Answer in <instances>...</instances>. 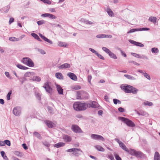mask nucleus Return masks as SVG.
Segmentation results:
<instances>
[{"label": "nucleus", "instance_id": "f257e3e1", "mask_svg": "<svg viewBox=\"0 0 160 160\" xmlns=\"http://www.w3.org/2000/svg\"><path fill=\"white\" fill-rule=\"evenodd\" d=\"M115 140L118 143L119 147L131 155L135 156L137 158H141L143 157V154L141 151H136L130 148L128 149L125 145L118 139L115 138Z\"/></svg>", "mask_w": 160, "mask_h": 160}, {"label": "nucleus", "instance_id": "f03ea898", "mask_svg": "<svg viewBox=\"0 0 160 160\" xmlns=\"http://www.w3.org/2000/svg\"><path fill=\"white\" fill-rule=\"evenodd\" d=\"M87 102H75L73 104V108L76 111H79L85 110L87 108Z\"/></svg>", "mask_w": 160, "mask_h": 160}, {"label": "nucleus", "instance_id": "7ed1b4c3", "mask_svg": "<svg viewBox=\"0 0 160 160\" xmlns=\"http://www.w3.org/2000/svg\"><path fill=\"white\" fill-rule=\"evenodd\" d=\"M120 87L121 89L124 91L126 93L136 94L137 93L138 90L128 84H122Z\"/></svg>", "mask_w": 160, "mask_h": 160}, {"label": "nucleus", "instance_id": "20e7f679", "mask_svg": "<svg viewBox=\"0 0 160 160\" xmlns=\"http://www.w3.org/2000/svg\"><path fill=\"white\" fill-rule=\"evenodd\" d=\"M89 95L85 91H78L77 94V99L80 100H84L88 99Z\"/></svg>", "mask_w": 160, "mask_h": 160}, {"label": "nucleus", "instance_id": "39448f33", "mask_svg": "<svg viewBox=\"0 0 160 160\" xmlns=\"http://www.w3.org/2000/svg\"><path fill=\"white\" fill-rule=\"evenodd\" d=\"M119 118H120V119L126 124L127 126L132 127H135V125L134 123L128 119L123 117H119Z\"/></svg>", "mask_w": 160, "mask_h": 160}, {"label": "nucleus", "instance_id": "423d86ee", "mask_svg": "<svg viewBox=\"0 0 160 160\" xmlns=\"http://www.w3.org/2000/svg\"><path fill=\"white\" fill-rule=\"evenodd\" d=\"M71 129L72 130L76 133H82L83 132L81 128L76 124H72Z\"/></svg>", "mask_w": 160, "mask_h": 160}, {"label": "nucleus", "instance_id": "0eeeda50", "mask_svg": "<svg viewBox=\"0 0 160 160\" xmlns=\"http://www.w3.org/2000/svg\"><path fill=\"white\" fill-rule=\"evenodd\" d=\"M49 82H46L44 83L42 87L45 88L46 92L52 94V89L49 85Z\"/></svg>", "mask_w": 160, "mask_h": 160}, {"label": "nucleus", "instance_id": "6e6552de", "mask_svg": "<svg viewBox=\"0 0 160 160\" xmlns=\"http://www.w3.org/2000/svg\"><path fill=\"white\" fill-rule=\"evenodd\" d=\"M91 137L92 138L97 140H101L102 141H104L105 140V139L103 137L98 134H92L91 135Z\"/></svg>", "mask_w": 160, "mask_h": 160}, {"label": "nucleus", "instance_id": "1a4fd4ad", "mask_svg": "<svg viewBox=\"0 0 160 160\" xmlns=\"http://www.w3.org/2000/svg\"><path fill=\"white\" fill-rule=\"evenodd\" d=\"M21 108L19 107H16L14 108L13 113L16 116H19L21 113Z\"/></svg>", "mask_w": 160, "mask_h": 160}, {"label": "nucleus", "instance_id": "9d476101", "mask_svg": "<svg viewBox=\"0 0 160 160\" xmlns=\"http://www.w3.org/2000/svg\"><path fill=\"white\" fill-rule=\"evenodd\" d=\"M87 103V108L92 107L93 108H96L98 107L99 104L96 102L93 101L91 103Z\"/></svg>", "mask_w": 160, "mask_h": 160}, {"label": "nucleus", "instance_id": "9b49d317", "mask_svg": "<svg viewBox=\"0 0 160 160\" xmlns=\"http://www.w3.org/2000/svg\"><path fill=\"white\" fill-rule=\"evenodd\" d=\"M128 41L130 43L136 46H139L141 47L144 46V45L143 44L141 43L140 42L135 41L129 39Z\"/></svg>", "mask_w": 160, "mask_h": 160}, {"label": "nucleus", "instance_id": "f8f14e48", "mask_svg": "<svg viewBox=\"0 0 160 160\" xmlns=\"http://www.w3.org/2000/svg\"><path fill=\"white\" fill-rule=\"evenodd\" d=\"M44 122L45 123L49 128H52L54 127V124L52 122L46 120Z\"/></svg>", "mask_w": 160, "mask_h": 160}, {"label": "nucleus", "instance_id": "ddd939ff", "mask_svg": "<svg viewBox=\"0 0 160 160\" xmlns=\"http://www.w3.org/2000/svg\"><path fill=\"white\" fill-rule=\"evenodd\" d=\"M62 138L66 142H70L72 139L71 137L67 135H64L62 136Z\"/></svg>", "mask_w": 160, "mask_h": 160}, {"label": "nucleus", "instance_id": "4468645a", "mask_svg": "<svg viewBox=\"0 0 160 160\" xmlns=\"http://www.w3.org/2000/svg\"><path fill=\"white\" fill-rule=\"evenodd\" d=\"M71 66L70 64L68 63H65L59 66L58 68L59 69H63L66 68H70Z\"/></svg>", "mask_w": 160, "mask_h": 160}, {"label": "nucleus", "instance_id": "2eb2a0df", "mask_svg": "<svg viewBox=\"0 0 160 160\" xmlns=\"http://www.w3.org/2000/svg\"><path fill=\"white\" fill-rule=\"evenodd\" d=\"M67 76H69L72 80L74 81H76L77 80V77L73 73L69 72L67 74Z\"/></svg>", "mask_w": 160, "mask_h": 160}, {"label": "nucleus", "instance_id": "dca6fc26", "mask_svg": "<svg viewBox=\"0 0 160 160\" xmlns=\"http://www.w3.org/2000/svg\"><path fill=\"white\" fill-rule=\"evenodd\" d=\"M57 90L59 94H63V89L59 85L56 84Z\"/></svg>", "mask_w": 160, "mask_h": 160}, {"label": "nucleus", "instance_id": "f3484780", "mask_svg": "<svg viewBox=\"0 0 160 160\" xmlns=\"http://www.w3.org/2000/svg\"><path fill=\"white\" fill-rule=\"evenodd\" d=\"M138 71L140 73L143 74L144 77L147 78L149 80L150 79V76L148 74L146 73L145 71H143L142 70H138Z\"/></svg>", "mask_w": 160, "mask_h": 160}, {"label": "nucleus", "instance_id": "a211bd4d", "mask_svg": "<svg viewBox=\"0 0 160 160\" xmlns=\"http://www.w3.org/2000/svg\"><path fill=\"white\" fill-rule=\"evenodd\" d=\"M26 65L30 67H33L34 66V64L33 62L30 58L28 60Z\"/></svg>", "mask_w": 160, "mask_h": 160}, {"label": "nucleus", "instance_id": "6ab92c4d", "mask_svg": "<svg viewBox=\"0 0 160 160\" xmlns=\"http://www.w3.org/2000/svg\"><path fill=\"white\" fill-rule=\"evenodd\" d=\"M80 21L86 24H93V22H92L87 20L83 18H82L80 20Z\"/></svg>", "mask_w": 160, "mask_h": 160}, {"label": "nucleus", "instance_id": "aec40b11", "mask_svg": "<svg viewBox=\"0 0 160 160\" xmlns=\"http://www.w3.org/2000/svg\"><path fill=\"white\" fill-rule=\"evenodd\" d=\"M55 77L58 79L60 80L63 79V76L61 72H57L55 74Z\"/></svg>", "mask_w": 160, "mask_h": 160}, {"label": "nucleus", "instance_id": "412c9836", "mask_svg": "<svg viewBox=\"0 0 160 160\" xmlns=\"http://www.w3.org/2000/svg\"><path fill=\"white\" fill-rule=\"evenodd\" d=\"M108 15L110 17H113L114 16V14L111 9L109 8H108L106 10Z\"/></svg>", "mask_w": 160, "mask_h": 160}, {"label": "nucleus", "instance_id": "4be33fe9", "mask_svg": "<svg viewBox=\"0 0 160 160\" xmlns=\"http://www.w3.org/2000/svg\"><path fill=\"white\" fill-rule=\"evenodd\" d=\"M65 145V143L63 142H60L57 144H55L54 145V146L57 148H59L62 146H64Z\"/></svg>", "mask_w": 160, "mask_h": 160}, {"label": "nucleus", "instance_id": "5701e85b", "mask_svg": "<svg viewBox=\"0 0 160 160\" xmlns=\"http://www.w3.org/2000/svg\"><path fill=\"white\" fill-rule=\"evenodd\" d=\"M31 35L32 37L34 38L35 39H37L38 41H40V42L42 41V40L39 38V37L38 35H37L36 34L34 33H32L31 34Z\"/></svg>", "mask_w": 160, "mask_h": 160}, {"label": "nucleus", "instance_id": "b1692460", "mask_svg": "<svg viewBox=\"0 0 160 160\" xmlns=\"http://www.w3.org/2000/svg\"><path fill=\"white\" fill-rule=\"evenodd\" d=\"M137 113L139 115L144 116H147L148 115L147 112L142 110H140L139 112H137Z\"/></svg>", "mask_w": 160, "mask_h": 160}, {"label": "nucleus", "instance_id": "393cba45", "mask_svg": "<svg viewBox=\"0 0 160 160\" xmlns=\"http://www.w3.org/2000/svg\"><path fill=\"white\" fill-rule=\"evenodd\" d=\"M154 160H160V155L158 152H156L154 156Z\"/></svg>", "mask_w": 160, "mask_h": 160}, {"label": "nucleus", "instance_id": "a878e982", "mask_svg": "<svg viewBox=\"0 0 160 160\" xmlns=\"http://www.w3.org/2000/svg\"><path fill=\"white\" fill-rule=\"evenodd\" d=\"M31 80L34 81L39 82L41 81V79L40 78L39 76H34L32 78Z\"/></svg>", "mask_w": 160, "mask_h": 160}, {"label": "nucleus", "instance_id": "bb28decb", "mask_svg": "<svg viewBox=\"0 0 160 160\" xmlns=\"http://www.w3.org/2000/svg\"><path fill=\"white\" fill-rule=\"evenodd\" d=\"M16 66L18 68L21 69L26 70L29 68L28 67L23 66L21 64H17Z\"/></svg>", "mask_w": 160, "mask_h": 160}, {"label": "nucleus", "instance_id": "cd10ccee", "mask_svg": "<svg viewBox=\"0 0 160 160\" xmlns=\"http://www.w3.org/2000/svg\"><path fill=\"white\" fill-rule=\"evenodd\" d=\"M124 76L127 79L131 80H135L136 79V78L133 77L132 76L128 75V74H125L124 75Z\"/></svg>", "mask_w": 160, "mask_h": 160}, {"label": "nucleus", "instance_id": "c85d7f7f", "mask_svg": "<svg viewBox=\"0 0 160 160\" xmlns=\"http://www.w3.org/2000/svg\"><path fill=\"white\" fill-rule=\"evenodd\" d=\"M2 156L5 160H8L7 157L6 156L5 152L3 151H2L0 152Z\"/></svg>", "mask_w": 160, "mask_h": 160}, {"label": "nucleus", "instance_id": "c756f323", "mask_svg": "<svg viewBox=\"0 0 160 160\" xmlns=\"http://www.w3.org/2000/svg\"><path fill=\"white\" fill-rule=\"evenodd\" d=\"M95 148L101 152H104V149L101 146L99 145H96L95 147Z\"/></svg>", "mask_w": 160, "mask_h": 160}, {"label": "nucleus", "instance_id": "7c9ffc66", "mask_svg": "<svg viewBox=\"0 0 160 160\" xmlns=\"http://www.w3.org/2000/svg\"><path fill=\"white\" fill-rule=\"evenodd\" d=\"M10 8V5H8L7 6H6L3 8L2 9L4 11V12L5 13H7L8 11Z\"/></svg>", "mask_w": 160, "mask_h": 160}, {"label": "nucleus", "instance_id": "2f4dec72", "mask_svg": "<svg viewBox=\"0 0 160 160\" xmlns=\"http://www.w3.org/2000/svg\"><path fill=\"white\" fill-rule=\"evenodd\" d=\"M58 45L60 47H66L67 46V44L65 42L59 41L58 42Z\"/></svg>", "mask_w": 160, "mask_h": 160}, {"label": "nucleus", "instance_id": "473e14b6", "mask_svg": "<svg viewBox=\"0 0 160 160\" xmlns=\"http://www.w3.org/2000/svg\"><path fill=\"white\" fill-rule=\"evenodd\" d=\"M9 40L11 41H18L19 40V38H17L14 37H10L9 38Z\"/></svg>", "mask_w": 160, "mask_h": 160}, {"label": "nucleus", "instance_id": "72a5a7b5", "mask_svg": "<svg viewBox=\"0 0 160 160\" xmlns=\"http://www.w3.org/2000/svg\"><path fill=\"white\" fill-rule=\"evenodd\" d=\"M157 18L155 17H151V22H152L154 25H156L157 22Z\"/></svg>", "mask_w": 160, "mask_h": 160}, {"label": "nucleus", "instance_id": "f704fd0d", "mask_svg": "<svg viewBox=\"0 0 160 160\" xmlns=\"http://www.w3.org/2000/svg\"><path fill=\"white\" fill-rule=\"evenodd\" d=\"M78 151H80L81 152H82V151L81 150V151H79L76 149H75V150L73 151L72 154L76 156H78L80 154V153L78 152Z\"/></svg>", "mask_w": 160, "mask_h": 160}, {"label": "nucleus", "instance_id": "c9c22d12", "mask_svg": "<svg viewBox=\"0 0 160 160\" xmlns=\"http://www.w3.org/2000/svg\"><path fill=\"white\" fill-rule=\"evenodd\" d=\"M102 50L104 51L106 53H108V55L111 52L109 49L105 47H102Z\"/></svg>", "mask_w": 160, "mask_h": 160}, {"label": "nucleus", "instance_id": "e433bc0d", "mask_svg": "<svg viewBox=\"0 0 160 160\" xmlns=\"http://www.w3.org/2000/svg\"><path fill=\"white\" fill-rule=\"evenodd\" d=\"M6 144L7 145L10 146L11 145V142L8 140H6L3 141V145L4 146Z\"/></svg>", "mask_w": 160, "mask_h": 160}, {"label": "nucleus", "instance_id": "4c0bfd02", "mask_svg": "<svg viewBox=\"0 0 160 160\" xmlns=\"http://www.w3.org/2000/svg\"><path fill=\"white\" fill-rule=\"evenodd\" d=\"M29 58L28 57H25V58H23L22 60V62L24 63V64L26 65L27 62L28 61V60L29 59Z\"/></svg>", "mask_w": 160, "mask_h": 160}, {"label": "nucleus", "instance_id": "58836bf2", "mask_svg": "<svg viewBox=\"0 0 160 160\" xmlns=\"http://www.w3.org/2000/svg\"><path fill=\"white\" fill-rule=\"evenodd\" d=\"M108 55L111 58H112L116 59L117 58V57L116 55L114 53L112 52H111Z\"/></svg>", "mask_w": 160, "mask_h": 160}, {"label": "nucleus", "instance_id": "ea45409f", "mask_svg": "<svg viewBox=\"0 0 160 160\" xmlns=\"http://www.w3.org/2000/svg\"><path fill=\"white\" fill-rule=\"evenodd\" d=\"M33 73L30 72H27L25 73L24 76L25 77H29L33 75Z\"/></svg>", "mask_w": 160, "mask_h": 160}, {"label": "nucleus", "instance_id": "a19ab883", "mask_svg": "<svg viewBox=\"0 0 160 160\" xmlns=\"http://www.w3.org/2000/svg\"><path fill=\"white\" fill-rule=\"evenodd\" d=\"M18 79L21 82L22 84L24 81L26 80V79L24 77L18 78Z\"/></svg>", "mask_w": 160, "mask_h": 160}, {"label": "nucleus", "instance_id": "79ce46f5", "mask_svg": "<svg viewBox=\"0 0 160 160\" xmlns=\"http://www.w3.org/2000/svg\"><path fill=\"white\" fill-rule=\"evenodd\" d=\"M75 149H76L77 150H78L79 151H81V149L80 148H72L71 149H68L67 150V152H73V151L75 150Z\"/></svg>", "mask_w": 160, "mask_h": 160}, {"label": "nucleus", "instance_id": "37998d69", "mask_svg": "<svg viewBox=\"0 0 160 160\" xmlns=\"http://www.w3.org/2000/svg\"><path fill=\"white\" fill-rule=\"evenodd\" d=\"M152 52L155 53H158V48H152Z\"/></svg>", "mask_w": 160, "mask_h": 160}, {"label": "nucleus", "instance_id": "c03bdc74", "mask_svg": "<svg viewBox=\"0 0 160 160\" xmlns=\"http://www.w3.org/2000/svg\"><path fill=\"white\" fill-rule=\"evenodd\" d=\"M115 158L116 160H122L121 158L119 157V155L117 154L114 153Z\"/></svg>", "mask_w": 160, "mask_h": 160}, {"label": "nucleus", "instance_id": "a18cd8bd", "mask_svg": "<svg viewBox=\"0 0 160 160\" xmlns=\"http://www.w3.org/2000/svg\"><path fill=\"white\" fill-rule=\"evenodd\" d=\"M33 134L37 138L41 139V135L37 132H34Z\"/></svg>", "mask_w": 160, "mask_h": 160}, {"label": "nucleus", "instance_id": "49530a36", "mask_svg": "<svg viewBox=\"0 0 160 160\" xmlns=\"http://www.w3.org/2000/svg\"><path fill=\"white\" fill-rule=\"evenodd\" d=\"M12 91L11 90L8 93L7 95V100H9L10 99V96L12 94Z\"/></svg>", "mask_w": 160, "mask_h": 160}, {"label": "nucleus", "instance_id": "de8ad7c7", "mask_svg": "<svg viewBox=\"0 0 160 160\" xmlns=\"http://www.w3.org/2000/svg\"><path fill=\"white\" fill-rule=\"evenodd\" d=\"M131 54L135 57L140 58H142V56L138 54H137L134 53H131Z\"/></svg>", "mask_w": 160, "mask_h": 160}, {"label": "nucleus", "instance_id": "09e8293b", "mask_svg": "<svg viewBox=\"0 0 160 160\" xmlns=\"http://www.w3.org/2000/svg\"><path fill=\"white\" fill-rule=\"evenodd\" d=\"M43 144L45 146L49 147L50 146V144L49 142L47 141H44L42 142Z\"/></svg>", "mask_w": 160, "mask_h": 160}, {"label": "nucleus", "instance_id": "8fccbe9b", "mask_svg": "<svg viewBox=\"0 0 160 160\" xmlns=\"http://www.w3.org/2000/svg\"><path fill=\"white\" fill-rule=\"evenodd\" d=\"M45 23V21L43 20L39 21L37 22V23L38 25H41Z\"/></svg>", "mask_w": 160, "mask_h": 160}, {"label": "nucleus", "instance_id": "3c124183", "mask_svg": "<svg viewBox=\"0 0 160 160\" xmlns=\"http://www.w3.org/2000/svg\"><path fill=\"white\" fill-rule=\"evenodd\" d=\"M139 31V29H131L129 31L127 32V33H129L133 32L136 31Z\"/></svg>", "mask_w": 160, "mask_h": 160}, {"label": "nucleus", "instance_id": "603ef678", "mask_svg": "<svg viewBox=\"0 0 160 160\" xmlns=\"http://www.w3.org/2000/svg\"><path fill=\"white\" fill-rule=\"evenodd\" d=\"M96 38H104V34H100L97 35L96 36Z\"/></svg>", "mask_w": 160, "mask_h": 160}, {"label": "nucleus", "instance_id": "864d4df0", "mask_svg": "<svg viewBox=\"0 0 160 160\" xmlns=\"http://www.w3.org/2000/svg\"><path fill=\"white\" fill-rule=\"evenodd\" d=\"M48 18L52 19H55L56 18V17L51 14H49Z\"/></svg>", "mask_w": 160, "mask_h": 160}, {"label": "nucleus", "instance_id": "5fc2aeb1", "mask_svg": "<svg viewBox=\"0 0 160 160\" xmlns=\"http://www.w3.org/2000/svg\"><path fill=\"white\" fill-rule=\"evenodd\" d=\"M5 74L6 77L10 79H12V78L10 76L9 72H5Z\"/></svg>", "mask_w": 160, "mask_h": 160}, {"label": "nucleus", "instance_id": "6e6d98bb", "mask_svg": "<svg viewBox=\"0 0 160 160\" xmlns=\"http://www.w3.org/2000/svg\"><path fill=\"white\" fill-rule=\"evenodd\" d=\"M43 40H44L46 42L49 43H50V44H51L52 43V41L50 40L49 39H48V38H47L46 37H45V38H44L43 39Z\"/></svg>", "mask_w": 160, "mask_h": 160}, {"label": "nucleus", "instance_id": "4d7b16f0", "mask_svg": "<svg viewBox=\"0 0 160 160\" xmlns=\"http://www.w3.org/2000/svg\"><path fill=\"white\" fill-rule=\"evenodd\" d=\"M118 50H119L121 52V54H122V56H124L125 57H127V55H126V53L123 51L121 49V48H119L118 49Z\"/></svg>", "mask_w": 160, "mask_h": 160}, {"label": "nucleus", "instance_id": "13d9d810", "mask_svg": "<svg viewBox=\"0 0 160 160\" xmlns=\"http://www.w3.org/2000/svg\"><path fill=\"white\" fill-rule=\"evenodd\" d=\"M96 55L99 58H100L102 60H104V58L98 52V53H97V54Z\"/></svg>", "mask_w": 160, "mask_h": 160}, {"label": "nucleus", "instance_id": "bf43d9fd", "mask_svg": "<svg viewBox=\"0 0 160 160\" xmlns=\"http://www.w3.org/2000/svg\"><path fill=\"white\" fill-rule=\"evenodd\" d=\"M89 50L91 51L92 52L94 53V54H95V55H96L97 53H98V52L96 51L94 49H92V48H90L89 49Z\"/></svg>", "mask_w": 160, "mask_h": 160}, {"label": "nucleus", "instance_id": "052dcab7", "mask_svg": "<svg viewBox=\"0 0 160 160\" xmlns=\"http://www.w3.org/2000/svg\"><path fill=\"white\" fill-rule=\"evenodd\" d=\"M108 158L111 160H115L112 154L108 155Z\"/></svg>", "mask_w": 160, "mask_h": 160}, {"label": "nucleus", "instance_id": "680f3d73", "mask_svg": "<svg viewBox=\"0 0 160 160\" xmlns=\"http://www.w3.org/2000/svg\"><path fill=\"white\" fill-rule=\"evenodd\" d=\"M14 153L15 155H16L18 156H21V153L19 151H14Z\"/></svg>", "mask_w": 160, "mask_h": 160}, {"label": "nucleus", "instance_id": "e2e57ef3", "mask_svg": "<svg viewBox=\"0 0 160 160\" xmlns=\"http://www.w3.org/2000/svg\"><path fill=\"white\" fill-rule=\"evenodd\" d=\"M149 29V28H141L139 29V31H147Z\"/></svg>", "mask_w": 160, "mask_h": 160}, {"label": "nucleus", "instance_id": "0e129e2a", "mask_svg": "<svg viewBox=\"0 0 160 160\" xmlns=\"http://www.w3.org/2000/svg\"><path fill=\"white\" fill-rule=\"evenodd\" d=\"M49 14V13L43 14L41 15V16L42 17H48Z\"/></svg>", "mask_w": 160, "mask_h": 160}, {"label": "nucleus", "instance_id": "69168bd1", "mask_svg": "<svg viewBox=\"0 0 160 160\" xmlns=\"http://www.w3.org/2000/svg\"><path fill=\"white\" fill-rule=\"evenodd\" d=\"M118 110L119 112H123L125 111L124 109L122 107H120L118 108Z\"/></svg>", "mask_w": 160, "mask_h": 160}, {"label": "nucleus", "instance_id": "338daca9", "mask_svg": "<svg viewBox=\"0 0 160 160\" xmlns=\"http://www.w3.org/2000/svg\"><path fill=\"white\" fill-rule=\"evenodd\" d=\"M38 51L42 54H46V52L42 49H38Z\"/></svg>", "mask_w": 160, "mask_h": 160}, {"label": "nucleus", "instance_id": "774afa93", "mask_svg": "<svg viewBox=\"0 0 160 160\" xmlns=\"http://www.w3.org/2000/svg\"><path fill=\"white\" fill-rule=\"evenodd\" d=\"M22 147L25 149L27 150L28 149V147L27 146V145L25 143H23L22 144Z\"/></svg>", "mask_w": 160, "mask_h": 160}]
</instances>
